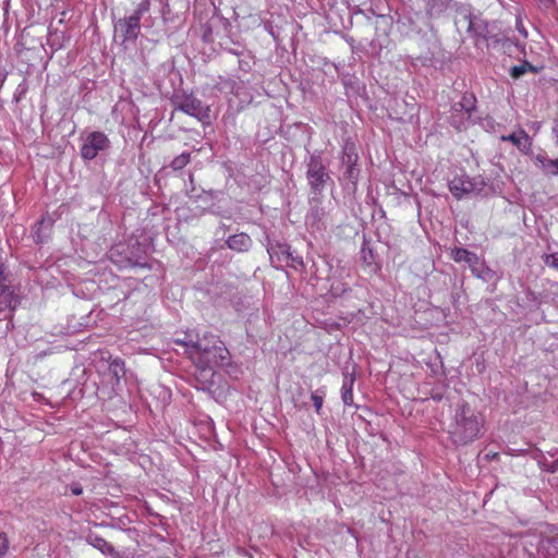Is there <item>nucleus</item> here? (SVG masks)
<instances>
[{
  "instance_id": "15",
  "label": "nucleus",
  "mask_w": 558,
  "mask_h": 558,
  "mask_svg": "<svg viewBox=\"0 0 558 558\" xmlns=\"http://www.w3.org/2000/svg\"><path fill=\"white\" fill-rule=\"evenodd\" d=\"M504 141H509L515 145L521 151H526L531 147L530 137L525 131H520L518 134L512 133L502 137Z\"/></svg>"
},
{
  "instance_id": "8",
  "label": "nucleus",
  "mask_w": 558,
  "mask_h": 558,
  "mask_svg": "<svg viewBox=\"0 0 558 558\" xmlns=\"http://www.w3.org/2000/svg\"><path fill=\"white\" fill-rule=\"evenodd\" d=\"M475 97L473 95H463L461 101L454 104L451 109L450 123L457 130L464 128V120L458 119L457 112H462L463 117L471 119L473 111L475 110Z\"/></svg>"
},
{
  "instance_id": "2",
  "label": "nucleus",
  "mask_w": 558,
  "mask_h": 558,
  "mask_svg": "<svg viewBox=\"0 0 558 558\" xmlns=\"http://www.w3.org/2000/svg\"><path fill=\"white\" fill-rule=\"evenodd\" d=\"M193 347L199 352L196 378L204 384V389L205 385L211 383L215 376L214 368L210 364H216L218 359H225L223 353L227 352V350L222 347V342L220 341L219 345L214 344L213 347H208L204 344L202 340H197Z\"/></svg>"
},
{
  "instance_id": "28",
  "label": "nucleus",
  "mask_w": 558,
  "mask_h": 558,
  "mask_svg": "<svg viewBox=\"0 0 558 558\" xmlns=\"http://www.w3.org/2000/svg\"><path fill=\"white\" fill-rule=\"evenodd\" d=\"M35 238H36V241H37V242H41V241H43L38 232H36Z\"/></svg>"
},
{
  "instance_id": "18",
  "label": "nucleus",
  "mask_w": 558,
  "mask_h": 558,
  "mask_svg": "<svg viewBox=\"0 0 558 558\" xmlns=\"http://www.w3.org/2000/svg\"><path fill=\"white\" fill-rule=\"evenodd\" d=\"M529 71L537 72V69L533 66L530 62L523 61L521 64L512 66L509 70V74L512 78L518 80Z\"/></svg>"
},
{
  "instance_id": "25",
  "label": "nucleus",
  "mask_w": 558,
  "mask_h": 558,
  "mask_svg": "<svg viewBox=\"0 0 558 558\" xmlns=\"http://www.w3.org/2000/svg\"><path fill=\"white\" fill-rule=\"evenodd\" d=\"M553 133L558 137V119L554 121Z\"/></svg>"
},
{
  "instance_id": "22",
  "label": "nucleus",
  "mask_w": 558,
  "mask_h": 558,
  "mask_svg": "<svg viewBox=\"0 0 558 558\" xmlns=\"http://www.w3.org/2000/svg\"><path fill=\"white\" fill-rule=\"evenodd\" d=\"M311 399L313 401L316 413L319 414L324 403L323 397L318 396L316 392H313L311 395Z\"/></svg>"
},
{
  "instance_id": "4",
  "label": "nucleus",
  "mask_w": 558,
  "mask_h": 558,
  "mask_svg": "<svg viewBox=\"0 0 558 558\" xmlns=\"http://www.w3.org/2000/svg\"><path fill=\"white\" fill-rule=\"evenodd\" d=\"M172 102L175 110H180L199 121L209 119V107L191 94L175 95Z\"/></svg>"
},
{
  "instance_id": "24",
  "label": "nucleus",
  "mask_w": 558,
  "mask_h": 558,
  "mask_svg": "<svg viewBox=\"0 0 558 558\" xmlns=\"http://www.w3.org/2000/svg\"><path fill=\"white\" fill-rule=\"evenodd\" d=\"M547 553L553 555L554 558H558V536L550 539Z\"/></svg>"
},
{
  "instance_id": "5",
  "label": "nucleus",
  "mask_w": 558,
  "mask_h": 558,
  "mask_svg": "<svg viewBox=\"0 0 558 558\" xmlns=\"http://www.w3.org/2000/svg\"><path fill=\"white\" fill-rule=\"evenodd\" d=\"M485 182L481 177L470 178L469 175H456L449 182V190L451 194L461 199L464 196L476 195L483 191Z\"/></svg>"
},
{
  "instance_id": "1",
  "label": "nucleus",
  "mask_w": 558,
  "mask_h": 558,
  "mask_svg": "<svg viewBox=\"0 0 558 558\" xmlns=\"http://www.w3.org/2000/svg\"><path fill=\"white\" fill-rule=\"evenodd\" d=\"M485 425L484 416L466 402L457 405L449 436L457 446H465L480 438Z\"/></svg>"
},
{
  "instance_id": "3",
  "label": "nucleus",
  "mask_w": 558,
  "mask_h": 558,
  "mask_svg": "<svg viewBox=\"0 0 558 558\" xmlns=\"http://www.w3.org/2000/svg\"><path fill=\"white\" fill-rule=\"evenodd\" d=\"M149 0H142L131 15L119 19L114 24V32L122 38V44L136 41L141 33V19L149 11Z\"/></svg>"
},
{
  "instance_id": "19",
  "label": "nucleus",
  "mask_w": 558,
  "mask_h": 558,
  "mask_svg": "<svg viewBox=\"0 0 558 558\" xmlns=\"http://www.w3.org/2000/svg\"><path fill=\"white\" fill-rule=\"evenodd\" d=\"M354 377L351 376L349 379H345L342 385V401L345 405L350 407L353 404V385Z\"/></svg>"
},
{
  "instance_id": "13",
  "label": "nucleus",
  "mask_w": 558,
  "mask_h": 558,
  "mask_svg": "<svg viewBox=\"0 0 558 558\" xmlns=\"http://www.w3.org/2000/svg\"><path fill=\"white\" fill-rule=\"evenodd\" d=\"M227 245L236 252H247L252 246V240L246 233H238L228 238Z\"/></svg>"
},
{
  "instance_id": "20",
  "label": "nucleus",
  "mask_w": 558,
  "mask_h": 558,
  "mask_svg": "<svg viewBox=\"0 0 558 558\" xmlns=\"http://www.w3.org/2000/svg\"><path fill=\"white\" fill-rule=\"evenodd\" d=\"M190 153H182L181 155L173 158V160L170 162V167L175 171L181 170L190 162Z\"/></svg>"
},
{
  "instance_id": "23",
  "label": "nucleus",
  "mask_w": 558,
  "mask_h": 558,
  "mask_svg": "<svg viewBox=\"0 0 558 558\" xmlns=\"http://www.w3.org/2000/svg\"><path fill=\"white\" fill-rule=\"evenodd\" d=\"M9 549V539L4 533H0V558H3Z\"/></svg>"
},
{
  "instance_id": "11",
  "label": "nucleus",
  "mask_w": 558,
  "mask_h": 558,
  "mask_svg": "<svg viewBox=\"0 0 558 558\" xmlns=\"http://www.w3.org/2000/svg\"><path fill=\"white\" fill-rule=\"evenodd\" d=\"M19 296L11 284L0 281V305H4L9 310H15L19 305Z\"/></svg>"
},
{
  "instance_id": "14",
  "label": "nucleus",
  "mask_w": 558,
  "mask_h": 558,
  "mask_svg": "<svg viewBox=\"0 0 558 558\" xmlns=\"http://www.w3.org/2000/svg\"><path fill=\"white\" fill-rule=\"evenodd\" d=\"M90 544L102 554L113 558H123V556L105 538L99 536H90Z\"/></svg>"
},
{
  "instance_id": "16",
  "label": "nucleus",
  "mask_w": 558,
  "mask_h": 558,
  "mask_svg": "<svg viewBox=\"0 0 558 558\" xmlns=\"http://www.w3.org/2000/svg\"><path fill=\"white\" fill-rule=\"evenodd\" d=\"M534 160L546 174L558 175V159H548L546 156L537 155Z\"/></svg>"
},
{
  "instance_id": "12",
  "label": "nucleus",
  "mask_w": 558,
  "mask_h": 558,
  "mask_svg": "<svg viewBox=\"0 0 558 558\" xmlns=\"http://www.w3.org/2000/svg\"><path fill=\"white\" fill-rule=\"evenodd\" d=\"M267 252L271 262L277 258L278 262L289 260L291 253L290 246L286 243L269 242L267 245Z\"/></svg>"
},
{
  "instance_id": "10",
  "label": "nucleus",
  "mask_w": 558,
  "mask_h": 558,
  "mask_svg": "<svg viewBox=\"0 0 558 558\" xmlns=\"http://www.w3.org/2000/svg\"><path fill=\"white\" fill-rule=\"evenodd\" d=\"M464 20L468 22V32L477 38H487L488 36V24L486 21L476 15H464Z\"/></svg>"
},
{
  "instance_id": "9",
  "label": "nucleus",
  "mask_w": 558,
  "mask_h": 558,
  "mask_svg": "<svg viewBox=\"0 0 558 558\" xmlns=\"http://www.w3.org/2000/svg\"><path fill=\"white\" fill-rule=\"evenodd\" d=\"M451 258L457 263H465L471 271L472 275L475 277H481V271L478 267L481 266L480 259L477 255L473 252H470L462 247H456L451 251Z\"/></svg>"
},
{
  "instance_id": "6",
  "label": "nucleus",
  "mask_w": 558,
  "mask_h": 558,
  "mask_svg": "<svg viewBox=\"0 0 558 558\" xmlns=\"http://www.w3.org/2000/svg\"><path fill=\"white\" fill-rule=\"evenodd\" d=\"M110 147V140L108 136L99 131L90 132L81 147V157L84 160H93L98 154L108 150Z\"/></svg>"
},
{
  "instance_id": "26",
  "label": "nucleus",
  "mask_w": 558,
  "mask_h": 558,
  "mask_svg": "<svg viewBox=\"0 0 558 558\" xmlns=\"http://www.w3.org/2000/svg\"><path fill=\"white\" fill-rule=\"evenodd\" d=\"M457 113H458V119H461V118H462V119L464 120V128H463V129H465V128H466V125H468V121H469L470 119H466V117H463V116H462V112H457Z\"/></svg>"
},
{
  "instance_id": "7",
  "label": "nucleus",
  "mask_w": 558,
  "mask_h": 558,
  "mask_svg": "<svg viewBox=\"0 0 558 558\" xmlns=\"http://www.w3.org/2000/svg\"><path fill=\"white\" fill-rule=\"evenodd\" d=\"M307 181L313 194L318 195L330 180L325 166L319 158L312 156L307 166Z\"/></svg>"
},
{
  "instance_id": "17",
  "label": "nucleus",
  "mask_w": 558,
  "mask_h": 558,
  "mask_svg": "<svg viewBox=\"0 0 558 558\" xmlns=\"http://www.w3.org/2000/svg\"><path fill=\"white\" fill-rule=\"evenodd\" d=\"M343 161L348 163L347 170L344 172L345 178L350 182L356 183L359 177V169L355 165L356 156L353 158L352 155L347 154L345 158H343Z\"/></svg>"
},
{
  "instance_id": "27",
  "label": "nucleus",
  "mask_w": 558,
  "mask_h": 558,
  "mask_svg": "<svg viewBox=\"0 0 558 558\" xmlns=\"http://www.w3.org/2000/svg\"><path fill=\"white\" fill-rule=\"evenodd\" d=\"M72 493H73L74 495H76V496H77V495H81V494H82V488H81V487L73 488V489H72Z\"/></svg>"
},
{
  "instance_id": "21",
  "label": "nucleus",
  "mask_w": 558,
  "mask_h": 558,
  "mask_svg": "<svg viewBox=\"0 0 558 558\" xmlns=\"http://www.w3.org/2000/svg\"><path fill=\"white\" fill-rule=\"evenodd\" d=\"M361 253H362L363 260L366 264L371 265L374 260V256H373L372 250L369 247H367L366 243L363 244Z\"/></svg>"
}]
</instances>
